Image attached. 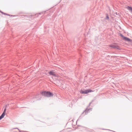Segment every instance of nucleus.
Masks as SVG:
<instances>
[{
    "label": "nucleus",
    "instance_id": "obj_5",
    "mask_svg": "<svg viewBox=\"0 0 132 132\" xmlns=\"http://www.w3.org/2000/svg\"><path fill=\"white\" fill-rule=\"evenodd\" d=\"M49 73L50 75H52L55 76H56V75L55 74V72L53 71H50V72H49Z\"/></svg>",
    "mask_w": 132,
    "mask_h": 132
},
{
    "label": "nucleus",
    "instance_id": "obj_1",
    "mask_svg": "<svg viewBox=\"0 0 132 132\" xmlns=\"http://www.w3.org/2000/svg\"><path fill=\"white\" fill-rule=\"evenodd\" d=\"M41 94L43 95L48 97L52 96H53V94L49 92L44 91L42 92L41 93Z\"/></svg>",
    "mask_w": 132,
    "mask_h": 132
},
{
    "label": "nucleus",
    "instance_id": "obj_6",
    "mask_svg": "<svg viewBox=\"0 0 132 132\" xmlns=\"http://www.w3.org/2000/svg\"><path fill=\"white\" fill-rule=\"evenodd\" d=\"M110 47H112L113 48H116L117 49H118V46H116L114 45H110L109 46Z\"/></svg>",
    "mask_w": 132,
    "mask_h": 132
},
{
    "label": "nucleus",
    "instance_id": "obj_7",
    "mask_svg": "<svg viewBox=\"0 0 132 132\" xmlns=\"http://www.w3.org/2000/svg\"><path fill=\"white\" fill-rule=\"evenodd\" d=\"M127 9L131 11V12H132V7L129 6H128L127 7Z\"/></svg>",
    "mask_w": 132,
    "mask_h": 132
},
{
    "label": "nucleus",
    "instance_id": "obj_3",
    "mask_svg": "<svg viewBox=\"0 0 132 132\" xmlns=\"http://www.w3.org/2000/svg\"><path fill=\"white\" fill-rule=\"evenodd\" d=\"M121 36L123 38V39H124L125 40L127 41H128V42H131V40L129 38L127 37H125L123 36L122 35H121Z\"/></svg>",
    "mask_w": 132,
    "mask_h": 132
},
{
    "label": "nucleus",
    "instance_id": "obj_8",
    "mask_svg": "<svg viewBox=\"0 0 132 132\" xmlns=\"http://www.w3.org/2000/svg\"><path fill=\"white\" fill-rule=\"evenodd\" d=\"M106 18L108 19L109 18L108 16H107Z\"/></svg>",
    "mask_w": 132,
    "mask_h": 132
},
{
    "label": "nucleus",
    "instance_id": "obj_4",
    "mask_svg": "<svg viewBox=\"0 0 132 132\" xmlns=\"http://www.w3.org/2000/svg\"><path fill=\"white\" fill-rule=\"evenodd\" d=\"M6 111V109H5L3 113L2 114V115L0 116V120L3 118L5 115V112Z\"/></svg>",
    "mask_w": 132,
    "mask_h": 132
},
{
    "label": "nucleus",
    "instance_id": "obj_2",
    "mask_svg": "<svg viewBox=\"0 0 132 132\" xmlns=\"http://www.w3.org/2000/svg\"><path fill=\"white\" fill-rule=\"evenodd\" d=\"M93 92V91L92 90L90 89H87L85 90H81L80 91V93L81 94H87L88 93H89L92 92Z\"/></svg>",
    "mask_w": 132,
    "mask_h": 132
}]
</instances>
